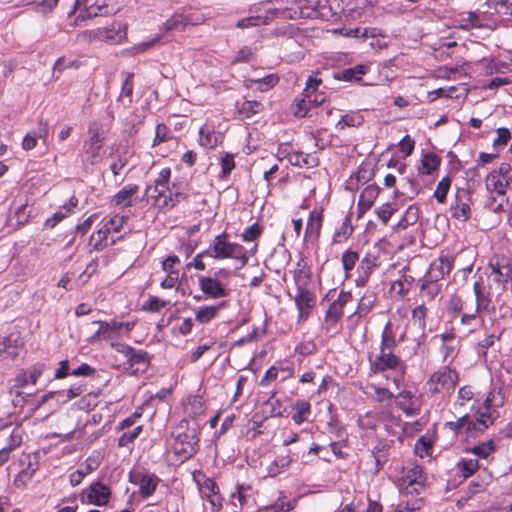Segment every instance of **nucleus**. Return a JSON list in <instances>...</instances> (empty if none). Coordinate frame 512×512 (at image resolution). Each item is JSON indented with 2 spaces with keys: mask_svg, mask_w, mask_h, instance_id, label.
<instances>
[{
  "mask_svg": "<svg viewBox=\"0 0 512 512\" xmlns=\"http://www.w3.org/2000/svg\"><path fill=\"white\" fill-rule=\"evenodd\" d=\"M109 130L108 124H101L98 121H92L88 125V138L83 143L85 160L94 165L99 162L101 150L106 141V133Z\"/></svg>",
  "mask_w": 512,
  "mask_h": 512,
  "instance_id": "f257e3e1",
  "label": "nucleus"
},
{
  "mask_svg": "<svg viewBox=\"0 0 512 512\" xmlns=\"http://www.w3.org/2000/svg\"><path fill=\"white\" fill-rule=\"evenodd\" d=\"M453 260L449 256H440L434 260L425 275L421 285V291H428L430 295L439 292L440 285L437 282L448 275L452 269Z\"/></svg>",
  "mask_w": 512,
  "mask_h": 512,
  "instance_id": "f03ea898",
  "label": "nucleus"
},
{
  "mask_svg": "<svg viewBox=\"0 0 512 512\" xmlns=\"http://www.w3.org/2000/svg\"><path fill=\"white\" fill-rule=\"evenodd\" d=\"M199 437L197 428H187L175 437L173 443L174 452L183 460L191 458L198 449Z\"/></svg>",
  "mask_w": 512,
  "mask_h": 512,
  "instance_id": "7ed1b4c3",
  "label": "nucleus"
},
{
  "mask_svg": "<svg viewBox=\"0 0 512 512\" xmlns=\"http://www.w3.org/2000/svg\"><path fill=\"white\" fill-rule=\"evenodd\" d=\"M458 382V374L455 370L445 366L434 372L427 382L429 392L432 394L453 390Z\"/></svg>",
  "mask_w": 512,
  "mask_h": 512,
  "instance_id": "20e7f679",
  "label": "nucleus"
},
{
  "mask_svg": "<svg viewBox=\"0 0 512 512\" xmlns=\"http://www.w3.org/2000/svg\"><path fill=\"white\" fill-rule=\"evenodd\" d=\"M371 370L375 373L403 368L401 359L392 350L380 349L375 358L370 357Z\"/></svg>",
  "mask_w": 512,
  "mask_h": 512,
  "instance_id": "39448f33",
  "label": "nucleus"
},
{
  "mask_svg": "<svg viewBox=\"0 0 512 512\" xmlns=\"http://www.w3.org/2000/svg\"><path fill=\"white\" fill-rule=\"evenodd\" d=\"M129 478L131 483L139 486L140 495L144 498L150 497L160 482L158 476L145 471H133Z\"/></svg>",
  "mask_w": 512,
  "mask_h": 512,
  "instance_id": "423d86ee",
  "label": "nucleus"
},
{
  "mask_svg": "<svg viewBox=\"0 0 512 512\" xmlns=\"http://www.w3.org/2000/svg\"><path fill=\"white\" fill-rule=\"evenodd\" d=\"M239 249L240 244L228 242L227 234L221 233L214 238L211 252L214 259L222 260L232 258Z\"/></svg>",
  "mask_w": 512,
  "mask_h": 512,
  "instance_id": "0eeeda50",
  "label": "nucleus"
},
{
  "mask_svg": "<svg viewBox=\"0 0 512 512\" xmlns=\"http://www.w3.org/2000/svg\"><path fill=\"white\" fill-rule=\"evenodd\" d=\"M111 346L114 350L120 354H122L126 359L130 366H134L136 364H149V355L146 351L136 350L132 346H129L124 343H112Z\"/></svg>",
  "mask_w": 512,
  "mask_h": 512,
  "instance_id": "6e6552de",
  "label": "nucleus"
},
{
  "mask_svg": "<svg viewBox=\"0 0 512 512\" xmlns=\"http://www.w3.org/2000/svg\"><path fill=\"white\" fill-rule=\"evenodd\" d=\"M323 222L322 210L314 209L310 212L305 229L304 241L315 242L320 236V231Z\"/></svg>",
  "mask_w": 512,
  "mask_h": 512,
  "instance_id": "1a4fd4ad",
  "label": "nucleus"
},
{
  "mask_svg": "<svg viewBox=\"0 0 512 512\" xmlns=\"http://www.w3.org/2000/svg\"><path fill=\"white\" fill-rule=\"evenodd\" d=\"M77 3L85 6V13L88 18L113 15L118 11L114 5H109L107 3L98 4L97 1L91 2V0H77Z\"/></svg>",
  "mask_w": 512,
  "mask_h": 512,
  "instance_id": "9d476101",
  "label": "nucleus"
},
{
  "mask_svg": "<svg viewBox=\"0 0 512 512\" xmlns=\"http://www.w3.org/2000/svg\"><path fill=\"white\" fill-rule=\"evenodd\" d=\"M201 291L211 298H220L227 295L224 285L212 277H199Z\"/></svg>",
  "mask_w": 512,
  "mask_h": 512,
  "instance_id": "9b49d317",
  "label": "nucleus"
},
{
  "mask_svg": "<svg viewBox=\"0 0 512 512\" xmlns=\"http://www.w3.org/2000/svg\"><path fill=\"white\" fill-rule=\"evenodd\" d=\"M297 291L298 293L295 296V303L299 309V316L300 318H307L310 313V309L314 305V295L309 290L301 286H298Z\"/></svg>",
  "mask_w": 512,
  "mask_h": 512,
  "instance_id": "f8f14e48",
  "label": "nucleus"
},
{
  "mask_svg": "<svg viewBox=\"0 0 512 512\" xmlns=\"http://www.w3.org/2000/svg\"><path fill=\"white\" fill-rule=\"evenodd\" d=\"M110 495L111 492L106 485L95 482L90 485L87 498L89 503L102 506L108 503Z\"/></svg>",
  "mask_w": 512,
  "mask_h": 512,
  "instance_id": "ddd939ff",
  "label": "nucleus"
},
{
  "mask_svg": "<svg viewBox=\"0 0 512 512\" xmlns=\"http://www.w3.org/2000/svg\"><path fill=\"white\" fill-rule=\"evenodd\" d=\"M498 417V412L495 409L480 407L478 410V417L473 420L472 425L475 426V432L482 433L490 425H492L495 419Z\"/></svg>",
  "mask_w": 512,
  "mask_h": 512,
  "instance_id": "4468645a",
  "label": "nucleus"
},
{
  "mask_svg": "<svg viewBox=\"0 0 512 512\" xmlns=\"http://www.w3.org/2000/svg\"><path fill=\"white\" fill-rule=\"evenodd\" d=\"M139 191L137 184H128L119 190L112 198V204L119 207H129L132 205V197Z\"/></svg>",
  "mask_w": 512,
  "mask_h": 512,
  "instance_id": "2eb2a0df",
  "label": "nucleus"
},
{
  "mask_svg": "<svg viewBox=\"0 0 512 512\" xmlns=\"http://www.w3.org/2000/svg\"><path fill=\"white\" fill-rule=\"evenodd\" d=\"M379 192L380 188L375 184L368 185L362 191L358 201L360 214H363L373 206L375 199L379 195Z\"/></svg>",
  "mask_w": 512,
  "mask_h": 512,
  "instance_id": "dca6fc26",
  "label": "nucleus"
},
{
  "mask_svg": "<svg viewBox=\"0 0 512 512\" xmlns=\"http://www.w3.org/2000/svg\"><path fill=\"white\" fill-rule=\"evenodd\" d=\"M98 324L99 328L96 331L94 337L102 339L114 338L124 326L123 322H118L116 320H112L110 322L99 321Z\"/></svg>",
  "mask_w": 512,
  "mask_h": 512,
  "instance_id": "f3484780",
  "label": "nucleus"
},
{
  "mask_svg": "<svg viewBox=\"0 0 512 512\" xmlns=\"http://www.w3.org/2000/svg\"><path fill=\"white\" fill-rule=\"evenodd\" d=\"M473 291L476 299L475 312H479L481 310H489L491 299L489 294L485 292L482 277H479L477 281L474 282Z\"/></svg>",
  "mask_w": 512,
  "mask_h": 512,
  "instance_id": "a211bd4d",
  "label": "nucleus"
},
{
  "mask_svg": "<svg viewBox=\"0 0 512 512\" xmlns=\"http://www.w3.org/2000/svg\"><path fill=\"white\" fill-rule=\"evenodd\" d=\"M95 35L99 39L117 42L125 36V26L122 23H114L112 28H98Z\"/></svg>",
  "mask_w": 512,
  "mask_h": 512,
  "instance_id": "6ab92c4d",
  "label": "nucleus"
},
{
  "mask_svg": "<svg viewBox=\"0 0 512 512\" xmlns=\"http://www.w3.org/2000/svg\"><path fill=\"white\" fill-rule=\"evenodd\" d=\"M377 266V258L373 255H366L358 266L359 277L357 283L364 285L373 269Z\"/></svg>",
  "mask_w": 512,
  "mask_h": 512,
  "instance_id": "aec40b11",
  "label": "nucleus"
},
{
  "mask_svg": "<svg viewBox=\"0 0 512 512\" xmlns=\"http://www.w3.org/2000/svg\"><path fill=\"white\" fill-rule=\"evenodd\" d=\"M3 350L0 349V354L5 352L8 357L14 359L19 355V351L23 345V341L18 334H10L3 339Z\"/></svg>",
  "mask_w": 512,
  "mask_h": 512,
  "instance_id": "412c9836",
  "label": "nucleus"
},
{
  "mask_svg": "<svg viewBox=\"0 0 512 512\" xmlns=\"http://www.w3.org/2000/svg\"><path fill=\"white\" fill-rule=\"evenodd\" d=\"M78 204V200L76 197L72 196L67 203L63 205V209L65 212L58 211L53 214L51 218H48L45 221V227L54 228L61 220L67 217L69 213L72 212L73 208H75Z\"/></svg>",
  "mask_w": 512,
  "mask_h": 512,
  "instance_id": "4be33fe9",
  "label": "nucleus"
},
{
  "mask_svg": "<svg viewBox=\"0 0 512 512\" xmlns=\"http://www.w3.org/2000/svg\"><path fill=\"white\" fill-rule=\"evenodd\" d=\"M507 186L508 180L498 177L495 173H489L486 177V188L491 193L504 196Z\"/></svg>",
  "mask_w": 512,
  "mask_h": 512,
  "instance_id": "5701e85b",
  "label": "nucleus"
},
{
  "mask_svg": "<svg viewBox=\"0 0 512 512\" xmlns=\"http://www.w3.org/2000/svg\"><path fill=\"white\" fill-rule=\"evenodd\" d=\"M368 71V67L362 64L346 68L337 74V78L344 81H360Z\"/></svg>",
  "mask_w": 512,
  "mask_h": 512,
  "instance_id": "b1692460",
  "label": "nucleus"
},
{
  "mask_svg": "<svg viewBox=\"0 0 512 512\" xmlns=\"http://www.w3.org/2000/svg\"><path fill=\"white\" fill-rule=\"evenodd\" d=\"M445 427L452 430L456 435L459 434L462 429H465L469 434L475 432V426L472 425V418L469 415H464L456 421L446 422Z\"/></svg>",
  "mask_w": 512,
  "mask_h": 512,
  "instance_id": "393cba45",
  "label": "nucleus"
},
{
  "mask_svg": "<svg viewBox=\"0 0 512 512\" xmlns=\"http://www.w3.org/2000/svg\"><path fill=\"white\" fill-rule=\"evenodd\" d=\"M225 306V302H221L218 306L201 307L195 315V320L200 324H206L215 319L219 309Z\"/></svg>",
  "mask_w": 512,
  "mask_h": 512,
  "instance_id": "a878e982",
  "label": "nucleus"
},
{
  "mask_svg": "<svg viewBox=\"0 0 512 512\" xmlns=\"http://www.w3.org/2000/svg\"><path fill=\"white\" fill-rule=\"evenodd\" d=\"M110 234V230L105 226L95 233H93L90 237V243L93 245L94 249L97 251L102 250L104 247L108 245H113L116 243V240L112 239L110 244H108V235Z\"/></svg>",
  "mask_w": 512,
  "mask_h": 512,
  "instance_id": "bb28decb",
  "label": "nucleus"
},
{
  "mask_svg": "<svg viewBox=\"0 0 512 512\" xmlns=\"http://www.w3.org/2000/svg\"><path fill=\"white\" fill-rule=\"evenodd\" d=\"M290 162L296 166L316 167L318 158L314 154H304L303 152H295L290 156Z\"/></svg>",
  "mask_w": 512,
  "mask_h": 512,
  "instance_id": "cd10ccee",
  "label": "nucleus"
},
{
  "mask_svg": "<svg viewBox=\"0 0 512 512\" xmlns=\"http://www.w3.org/2000/svg\"><path fill=\"white\" fill-rule=\"evenodd\" d=\"M440 162L441 159L437 154L433 152L426 153L422 159V165L419 167V172L429 175L438 168Z\"/></svg>",
  "mask_w": 512,
  "mask_h": 512,
  "instance_id": "c85d7f7f",
  "label": "nucleus"
},
{
  "mask_svg": "<svg viewBox=\"0 0 512 512\" xmlns=\"http://www.w3.org/2000/svg\"><path fill=\"white\" fill-rule=\"evenodd\" d=\"M292 462V457L290 454L279 456L275 461H273L267 468L268 475L270 477H275L280 474L282 471L286 470Z\"/></svg>",
  "mask_w": 512,
  "mask_h": 512,
  "instance_id": "c756f323",
  "label": "nucleus"
},
{
  "mask_svg": "<svg viewBox=\"0 0 512 512\" xmlns=\"http://www.w3.org/2000/svg\"><path fill=\"white\" fill-rule=\"evenodd\" d=\"M492 274L495 275V281L499 283H508V280L511 278L512 275V267L509 265H503L501 266L498 262L493 263L490 262L489 264Z\"/></svg>",
  "mask_w": 512,
  "mask_h": 512,
  "instance_id": "7c9ffc66",
  "label": "nucleus"
},
{
  "mask_svg": "<svg viewBox=\"0 0 512 512\" xmlns=\"http://www.w3.org/2000/svg\"><path fill=\"white\" fill-rule=\"evenodd\" d=\"M457 469L464 478L472 476L479 469V462L476 458H461L457 463Z\"/></svg>",
  "mask_w": 512,
  "mask_h": 512,
  "instance_id": "2f4dec72",
  "label": "nucleus"
},
{
  "mask_svg": "<svg viewBox=\"0 0 512 512\" xmlns=\"http://www.w3.org/2000/svg\"><path fill=\"white\" fill-rule=\"evenodd\" d=\"M353 232V226L351 224V215H346L340 228L336 231L333 236L335 243H342L346 241Z\"/></svg>",
  "mask_w": 512,
  "mask_h": 512,
  "instance_id": "473e14b6",
  "label": "nucleus"
},
{
  "mask_svg": "<svg viewBox=\"0 0 512 512\" xmlns=\"http://www.w3.org/2000/svg\"><path fill=\"white\" fill-rule=\"evenodd\" d=\"M376 302V295L373 292H366L359 300L355 314L362 317L369 313L374 303Z\"/></svg>",
  "mask_w": 512,
  "mask_h": 512,
  "instance_id": "72a5a7b5",
  "label": "nucleus"
},
{
  "mask_svg": "<svg viewBox=\"0 0 512 512\" xmlns=\"http://www.w3.org/2000/svg\"><path fill=\"white\" fill-rule=\"evenodd\" d=\"M389 446L387 443L379 442L372 450V455L376 463V471L382 469L387 461Z\"/></svg>",
  "mask_w": 512,
  "mask_h": 512,
  "instance_id": "f704fd0d",
  "label": "nucleus"
},
{
  "mask_svg": "<svg viewBox=\"0 0 512 512\" xmlns=\"http://www.w3.org/2000/svg\"><path fill=\"white\" fill-rule=\"evenodd\" d=\"M397 345L395 333L392 330V324L387 322L381 335L380 349L393 350Z\"/></svg>",
  "mask_w": 512,
  "mask_h": 512,
  "instance_id": "c9c22d12",
  "label": "nucleus"
},
{
  "mask_svg": "<svg viewBox=\"0 0 512 512\" xmlns=\"http://www.w3.org/2000/svg\"><path fill=\"white\" fill-rule=\"evenodd\" d=\"M310 403L308 401L300 400L294 405L295 413L292 415V420L296 424L303 423L311 412Z\"/></svg>",
  "mask_w": 512,
  "mask_h": 512,
  "instance_id": "e433bc0d",
  "label": "nucleus"
},
{
  "mask_svg": "<svg viewBox=\"0 0 512 512\" xmlns=\"http://www.w3.org/2000/svg\"><path fill=\"white\" fill-rule=\"evenodd\" d=\"M419 219V208L415 205H410L403 217L398 222V227L400 229H406L408 226L414 225Z\"/></svg>",
  "mask_w": 512,
  "mask_h": 512,
  "instance_id": "4c0bfd02",
  "label": "nucleus"
},
{
  "mask_svg": "<svg viewBox=\"0 0 512 512\" xmlns=\"http://www.w3.org/2000/svg\"><path fill=\"white\" fill-rule=\"evenodd\" d=\"M262 109V104L258 101H243L240 105H238V113L240 116L244 118H249L260 112Z\"/></svg>",
  "mask_w": 512,
  "mask_h": 512,
  "instance_id": "58836bf2",
  "label": "nucleus"
},
{
  "mask_svg": "<svg viewBox=\"0 0 512 512\" xmlns=\"http://www.w3.org/2000/svg\"><path fill=\"white\" fill-rule=\"evenodd\" d=\"M202 478L203 480L196 479L202 497L207 498L208 496H211L219 492V488L215 481H213L210 478H207L205 475H203Z\"/></svg>",
  "mask_w": 512,
  "mask_h": 512,
  "instance_id": "ea45409f",
  "label": "nucleus"
},
{
  "mask_svg": "<svg viewBox=\"0 0 512 512\" xmlns=\"http://www.w3.org/2000/svg\"><path fill=\"white\" fill-rule=\"evenodd\" d=\"M188 24V19L181 14H174L164 24L163 29L165 32L178 30L182 31Z\"/></svg>",
  "mask_w": 512,
  "mask_h": 512,
  "instance_id": "a19ab883",
  "label": "nucleus"
},
{
  "mask_svg": "<svg viewBox=\"0 0 512 512\" xmlns=\"http://www.w3.org/2000/svg\"><path fill=\"white\" fill-rule=\"evenodd\" d=\"M496 449L495 442L488 440L482 442L471 449V452L478 458H487Z\"/></svg>",
  "mask_w": 512,
  "mask_h": 512,
  "instance_id": "79ce46f5",
  "label": "nucleus"
},
{
  "mask_svg": "<svg viewBox=\"0 0 512 512\" xmlns=\"http://www.w3.org/2000/svg\"><path fill=\"white\" fill-rule=\"evenodd\" d=\"M363 121V117L359 114H347L341 117L337 123V127L340 129H344L345 127H358Z\"/></svg>",
  "mask_w": 512,
  "mask_h": 512,
  "instance_id": "37998d69",
  "label": "nucleus"
},
{
  "mask_svg": "<svg viewBox=\"0 0 512 512\" xmlns=\"http://www.w3.org/2000/svg\"><path fill=\"white\" fill-rule=\"evenodd\" d=\"M451 186V179L449 177H444L440 180L437 185V188L434 192V197L438 202L443 203L446 200L447 193Z\"/></svg>",
  "mask_w": 512,
  "mask_h": 512,
  "instance_id": "c03bdc74",
  "label": "nucleus"
},
{
  "mask_svg": "<svg viewBox=\"0 0 512 512\" xmlns=\"http://www.w3.org/2000/svg\"><path fill=\"white\" fill-rule=\"evenodd\" d=\"M503 400L504 398L500 390H492L487 395L483 403V406L484 408L495 409L503 404Z\"/></svg>",
  "mask_w": 512,
  "mask_h": 512,
  "instance_id": "a18cd8bd",
  "label": "nucleus"
},
{
  "mask_svg": "<svg viewBox=\"0 0 512 512\" xmlns=\"http://www.w3.org/2000/svg\"><path fill=\"white\" fill-rule=\"evenodd\" d=\"M358 260H359V254L357 252L352 251V250L345 251L341 258L345 272L346 273L350 272L354 268V266Z\"/></svg>",
  "mask_w": 512,
  "mask_h": 512,
  "instance_id": "49530a36",
  "label": "nucleus"
},
{
  "mask_svg": "<svg viewBox=\"0 0 512 512\" xmlns=\"http://www.w3.org/2000/svg\"><path fill=\"white\" fill-rule=\"evenodd\" d=\"M142 431V426H136L131 431L124 432L118 439V446L125 447L132 443Z\"/></svg>",
  "mask_w": 512,
  "mask_h": 512,
  "instance_id": "de8ad7c7",
  "label": "nucleus"
},
{
  "mask_svg": "<svg viewBox=\"0 0 512 512\" xmlns=\"http://www.w3.org/2000/svg\"><path fill=\"white\" fill-rule=\"evenodd\" d=\"M452 215L454 218L466 221L470 217V206L467 203H457L452 208Z\"/></svg>",
  "mask_w": 512,
  "mask_h": 512,
  "instance_id": "09e8293b",
  "label": "nucleus"
},
{
  "mask_svg": "<svg viewBox=\"0 0 512 512\" xmlns=\"http://www.w3.org/2000/svg\"><path fill=\"white\" fill-rule=\"evenodd\" d=\"M251 81L258 84L260 90L265 91L274 87L279 82V77L276 74H269L263 78Z\"/></svg>",
  "mask_w": 512,
  "mask_h": 512,
  "instance_id": "8fccbe9b",
  "label": "nucleus"
},
{
  "mask_svg": "<svg viewBox=\"0 0 512 512\" xmlns=\"http://www.w3.org/2000/svg\"><path fill=\"white\" fill-rule=\"evenodd\" d=\"M343 316V309L336 305L335 303H331L328 310L325 314V321L335 324L338 322Z\"/></svg>",
  "mask_w": 512,
  "mask_h": 512,
  "instance_id": "3c124183",
  "label": "nucleus"
},
{
  "mask_svg": "<svg viewBox=\"0 0 512 512\" xmlns=\"http://www.w3.org/2000/svg\"><path fill=\"white\" fill-rule=\"evenodd\" d=\"M262 233V227L258 223H254L251 226L247 227L242 233V240L245 242H250L256 240Z\"/></svg>",
  "mask_w": 512,
  "mask_h": 512,
  "instance_id": "603ef678",
  "label": "nucleus"
},
{
  "mask_svg": "<svg viewBox=\"0 0 512 512\" xmlns=\"http://www.w3.org/2000/svg\"><path fill=\"white\" fill-rule=\"evenodd\" d=\"M268 17L264 20L260 16H251L244 19H241L237 22L236 26L241 29L251 28L255 26H259L260 24H267Z\"/></svg>",
  "mask_w": 512,
  "mask_h": 512,
  "instance_id": "864d4df0",
  "label": "nucleus"
},
{
  "mask_svg": "<svg viewBox=\"0 0 512 512\" xmlns=\"http://www.w3.org/2000/svg\"><path fill=\"white\" fill-rule=\"evenodd\" d=\"M511 139V133L508 128L501 127L497 129V138L493 141V147L499 148L507 145Z\"/></svg>",
  "mask_w": 512,
  "mask_h": 512,
  "instance_id": "5fc2aeb1",
  "label": "nucleus"
},
{
  "mask_svg": "<svg viewBox=\"0 0 512 512\" xmlns=\"http://www.w3.org/2000/svg\"><path fill=\"white\" fill-rule=\"evenodd\" d=\"M170 139V130L165 124H158L156 127L155 138L153 140V146L159 145L160 143L166 142Z\"/></svg>",
  "mask_w": 512,
  "mask_h": 512,
  "instance_id": "6e6d98bb",
  "label": "nucleus"
},
{
  "mask_svg": "<svg viewBox=\"0 0 512 512\" xmlns=\"http://www.w3.org/2000/svg\"><path fill=\"white\" fill-rule=\"evenodd\" d=\"M167 303V301L156 296H150L148 301L144 304L143 309L150 312H159L161 308L167 305Z\"/></svg>",
  "mask_w": 512,
  "mask_h": 512,
  "instance_id": "4d7b16f0",
  "label": "nucleus"
},
{
  "mask_svg": "<svg viewBox=\"0 0 512 512\" xmlns=\"http://www.w3.org/2000/svg\"><path fill=\"white\" fill-rule=\"evenodd\" d=\"M20 439L11 436V443L0 450V466L6 463L10 457V453L20 445Z\"/></svg>",
  "mask_w": 512,
  "mask_h": 512,
  "instance_id": "13d9d810",
  "label": "nucleus"
},
{
  "mask_svg": "<svg viewBox=\"0 0 512 512\" xmlns=\"http://www.w3.org/2000/svg\"><path fill=\"white\" fill-rule=\"evenodd\" d=\"M394 211L395 209L392 207L390 203H384L375 210V213L384 224H387V222L392 217Z\"/></svg>",
  "mask_w": 512,
  "mask_h": 512,
  "instance_id": "bf43d9fd",
  "label": "nucleus"
},
{
  "mask_svg": "<svg viewBox=\"0 0 512 512\" xmlns=\"http://www.w3.org/2000/svg\"><path fill=\"white\" fill-rule=\"evenodd\" d=\"M127 217L126 216H118L115 215L112 217L107 223H105V227L110 230L111 232H119L124 223L126 222Z\"/></svg>",
  "mask_w": 512,
  "mask_h": 512,
  "instance_id": "052dcab7",
  "label": "nucleus"
},
{
  "mask_svg": "<svg viewBox=\"0 0 512 512\" xmlns=\"http://www.w3.org/2000/svg\"><path fill=\"white\" fill-rule=\"evenodd\" d=\"M407 478L410 484H423L425 481L422 469L419 466L410 469L407 473Z\"/></svg>",
  "mask_w": 512,
  "mask_h": 512,
  "instance_id": "680f3d73",
  "label": "nucleus"
},
{
  "mask_svg": "<svg viewBox=\"0 0 512 512\" xmlns=\"http://www.w3.org/2000/svg\"><path fill=\"white\" fill-rule=\"evenodd\" d=\"M279 368L278 366H271L260 380L259 385L262 387L268 386V384L272 381H275L278 378Z\"/></svg>",
  "mask_w": 512,
  "mask_h": 512,
  "instance_id": "e2e57ef3",
  "label": "nucleus"
},
{
  "mask_svg": "<svg viewBox=\"0 0 512 512\" xmlns=\"http://www.w3.org/2000/svg\"><path fill=\"white\" fill-rule=\"evenodd\" d=\"M132 93H133V81H132V75L129 74L122 84L119 100H121L124 97H127L129 99V103H131Z\"/></svg>",
  "mask_w": 512,
  "mask_h": 512,
  "instance_id": "0e129e2a",
  "label": "nucleus"
},
{
  "mask_svg": "<svg viewBox=\"0 0 512 512\" xmlns=\"http://www.w3.org/2000/svg\"><path fill=\"white\" fill-rule=\"evenodd\" d=\"M234 167H235V162H234L233 155L226 153L221 158V168H222L223 176H227L228 174H230V172L234 169Z\"/></svg>",
  "mask_w": 512,
  "mask_h": 512,
  "instance_id": "69168bd1",
  "label": "nucleus"
},
{
  "mask_svg": "<svg viewBox=\"0 0 512 512\" xmlns=\"http://www.w3.org/2000/svg\"><path fill=\"white\" fill-rule=\"evenodd\" d=\"M427 314V308L424 305H419L412 311V317L415 322L418 323L419 327L425 326V317Z\"/></svg>",
  "mask_w": 512,
  "mask_h": 512,
  "instance_id": "338daca9",
  "label": "nucleus"
},
{
  "mask_svg": "<svg viewBox=\"0 0 512 512\" xmlns=\"http://www.w3.org/2000/svg\"><path fill=\"white\" fill-rule=\"evenodd\" d=\"M294 509V504L291 502H278L268 508L269 512H291Z\"/></svg>",
  "mask_w": 512,
  "mask_h": 512,
  "instance_id": "774afa93",
  "label": "nucleus"
}]
</instances>
